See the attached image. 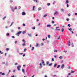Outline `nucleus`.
<instances>
[{"label":"nucleus","instance_id":"774afa93","mask_svg":"<svg viewBox=\"0 0 77 77\" xmlns=\"http://www.w3.org/2000/svg\"><path fill=\"white\" fill-rule=\"evenodd\" d=\"M14 65H17V63H16L14 64Z\"/></svg>","mask_w":77,"mask_h":77},{"label":"nucleus","instance_id":"f8f14e48","mask_svg":"<svg viewBox=\"0 0 77 77\" xmlns=\"http://www.w3.org/2000/svg\"><path fill=\"white\" fill-rule=\"evenodd\" d=\"M47 27H51V25H47Z\"/></svg>","mask_w":77,"mask_h":77},{"label":"nucleus","instance_id":"338daca9","mask_svg":"<svg viewBox=\"0 0 77 77\" xmlns=\"http://www.w3.org/2000/svg\"><path fill=\"white\" fill-rule=\"evenodd\" d=\"M45 38H43L42 39V41H45Z\"/></svg>","mask_w":77,"mask_h":77},{"label":"nucleus","instance_id":"e2e57ef3","mask_svg":"<svg viewBox=\"0 0 77 77\" xmlns=\"http://www.w3.org/2000/svg\"><path fill=\"white\" fill-rule=\"evenodd\" d=\"M23 54V53H19V54H20V55H21Z\"/></svg>","mask_w":77,"mask_h":77},{"label":"nucleus","instance_id":"a18cd8bd","mask_svg":"<svg viewBox=\"0 0 77 77\" xmlns=\"http://www.w3.org/2000/svg\"><path fill=\"white\" fill-rule=\"evenodd\" d=\"M0 53H1V54H3V52H2L1 51H0Z\"/></svg>","mask_w":77,"mask_h":77},{"label":"nucleus","instance_id":"dca6fc26","mask_svg":"<svg viewBox=\"0 0 77 77\" xmlns=\"http://www.w3.org/2000/svg\"><path fill=\"white\" fill-rule=\"evenodd\" d=\"M63 58V57H62V56H61L59 57V59H61Z\"/></svg>","mask_w":77,"mask_h":77},{"label":"nucleus","instance_id":"c756f323","mask_svg":"<svg viewBox=\"0 0 77 77\" xmlns=\"http://www.w3.org/2000/svg\"><path fill=\"white\" fill-rule=\"evenodd\" d=\"M35 6H34L33 7V9H32V11H35V9H34V8H35Z\"/></svg>","mask_w":77,"mask_h":77},{"label":"nucleus","instance_id":"f03ea898","mask_svg":"<svg viewBox=\"0 0 77 77\" xmlns=\"http://www.w3.org/2000/svg\"><path fill=\"white\" fill-rule=\"evenodd\" d=\"M21 33V31H19L17 33L16 35H17V36H19L20 35V33Z\"/></svg>","mask_w":77,"mask_h":77},{"label":"nucleus","instance_id":"4468645a","mask_svg":"<svg viewBox=\"0 0 77 77\" xmlns=\"http://www.w3.org/2000/svg\"><path fill=\"white\" fill-rule=\"evenodd\" d=\"M36 45L35 46L37 47H38V46H39V44H38V43H36Z\"/></svg>","mask_w":77,"mask_h":77},{"label":"nucleus","instance_id":"4c0bfd02","mask_svg":"<svg viewBox=\"0 0 77 77\" xmlns=\"http://www.w3.org/2000/svg\"><path fill=\"white\" fill-rule=\"evenodd\" d=\"M52 24H54V21H52Z\"/></svg>","mask_w":77,"mask_h":77},{"label":"nucleus","instance_id":"4d7b16f0","mask_svg":"<svg viewBox=\"0 0 77 77\" xmlns=\"http://www.w3.org/2000/svg\"><path fill=\"white\" fill-rule=\"evenodd\" d=\"M21 29V27H18V29Z\"/></svg>","mask_w":77,"mask_h":77},{"label":"nucleus","instance_id":"0e129e2a","mask_svg":"<svg viewBox=\"0 0 77 77\" xmlns=\"http://www.w3.org/2000/svg\"><path fill=\"white\" fill-rule=\"evenodd\" d=\"M64 52L65 53H66V52H67V51H64Z\"/></svg>","mask_w":77,"mask_h":77},{"label":"nucleus","instance_id":"b1692460","mask_svg":"<svg viewBox=\"0 0 77 77\" xmlns=\"http://www.w3.org/2000/svg\"><path fill=\"white\" fill-rule=\"evenodd\" d=\"M6 16L2 18L3 20H5V19L6 18Z\"/></svg>","mask_w":77,"mask_h":77},{"label":"nucleus","instance_id":"37998d69","mask_svg":"<svg viewBox=\"0 0 77 77\" xmlns=\"http://www.w3.org/2000/svg\"><path fill=\"white\" fill-rule=\"evenodd\" d=\"M32 29H35V26L33 28H32Z\"/></svg>","mask_w":77,"mask_h":77},{"label":"nucleus","instance_id":"052dcab7","mask_svg":"<svg viewBox=\"0 0 77 77\" xmlns=\"http://www.w3.org/2000/svg\"><path fill=\"white\" fill-rule=\"evenodd\" d=\"M12 38H15V37L14 36H12Z\"/></svg>","mask_w":77,"mask_h":77},{"label":"nucleus","instance_id":"6ab92c4d","mask_svg":"<svg viewBox=\"0 0 77 77\" xmlns=\"http://www.w3.org/2000/svg\"><path fill=\"white\" fill-rule=\"evenodd\" d=\"M57 65V64L55 63L54 64V67H56Z\"/></svg>","mask_w":77,"mask_h":77},{"label":"nucleus","instance_id":"cd10ccee","mask_svg":"<svg viewBox=\"0 0 77 77\" xmlns=\"http://www.w3.org/2000/svg\"><path fill=\"white\" fill-rule=\"evenodd\" d=\"M68 29L70 31L72 30V29L71 28H70V29L69 28Z\"/></svg>","mask_w":77,"mask_h":77},{"label":"nucleus","instance_id":"ddd939ff","mask_svg":"<svg viewBox=\"0 0 77 77\" xmlns=\"http://www.w3.org/2000/svg\"><path fill=\"white\" fill-rule=\"evenodd\" d=\"M74 72H75L74 71L71 70V73H74Z\"/></svg>","mask_w":77,"mask_h":77},{"label":"nucleus","instance_id":"f3484780","mask_svg":"<svg viewBox=\"0 0 77 77\" xmlns=\"http://www.w3.org/2000/svg\"><path fill=\"white\" fill-rule=\"evenodd\" d=\"M6 35L8 36H9V33H7L6 34Z\"/></svg>","mask_w":77,"mask_h":77},{"label":"nucleus","instance_id":"bf43d9fd","mask_svg":"<svg viewBox=\"0 0 77 77\" xmlns=\"http://www.w3.org/2000/svg\"><path fill=\"white\" fill-rule=\"evenodd\" d=\"M25 33V31H23V34H24V33Z\"/></svg>","mask_w":77,"mask_h":77},{"label":"nucleus","instance_id":"603ef678","mask_svg":"<svg viewBox=\"0 0 77 77\" xmlns=\"http://www.w3.org/2000/svg\"><path fill=\"white\" fill-rule=\"evenodd\" d=\"M17 51H19V49H18V48L17 49Z\"/></svg>","mask_w":77,"mask_h":77},{"label":"nucleus","instance_id":"e433bc0d","mask_svg":"<svg viewBox=\"0 0 77 77\" xmlns=\"http://www.w3.org/2000/svg\"><path fill=\"white\" fill-rule=\"evenodd\" d=\"M5 73H2V75H5Z\"/></svg>","mask_w":77,"mask_h":77},{"label":"nucleus","instance_id":"f704fd0d","mask_svg":"<svg viewBox=\"0 0 77 77\" xmlns=\"http://www.w3.org/2000/svg\"><path fill=\"white\" fill-rule=\"evenodd\" d=\"M48 37L49 38H50V35H48Z\"/></svg>","mask_w":77,"mask_h":77},{"label":"nucleus","instance_id":"a211bd4d","mask_svg":"<svg viewBox=\"0 0 77 77\" xmlns=\"http://www.w3.org/2000/svg\"><path fill=\"white\" fill-rule=\"evenodd\" d=\"M61 12H63V11H64V10H63V9H61Z\"/></svg>","mask_w":77,"mask_h":77},{"label":"nucleus","instance_id":"3c124183","mask_svg":"<svg viewBox=\"0 0 77 77\" xmlns=\"http://www.w3.org/2000/svg\"><path fill=\"white\" fill-rule=\"evenodd\" d=\"M56 3L55 1H54L53 2V4H54Z\"/></svg>","mask_w":77,"mask_h":77},{"label":"nucleus","instance_id":"5fc2aeb1","mask_svg":"<svg viewBox=\"0 0 77 77\" xmlns=\"http://www.w3.org/2000/svg\"><path fill=\"white\" fill-rule=\"evenodd\" d=\"M67 8H68V7H69V5H68V4H67Z\"/></svg>","mask_w":77,"mask_h":77},{"label":"nucleus","instance_id":"c85d7f7f","mask_svg":"<svg viewBox=\"0 0 77 77\" xmlns=\"http://www.w3.org/2000/svg\"><path fill=\"white\" fill-rule=\"evenodd\" d=\"M51 65H52V63H50V64H49V65H48V66H51Z\"/></svg>","mask_w":77,"mask_h":77},{"label":"nucleus","instance_id":"72a5a7b5","mask_svg":"<svg viewBox=\"0 0 77 77\" xmlns=\"http://www.w3.org/2000/svg\"><path fill=\"white\" fill-rule=\"evenodd\" d=\"M64 31V29H61V31H62V32H63Z\"/></svg>","mask_w":77,"mask_h":77},{"label":"nucleus","instance_id":"393cba45","mask_svg":"<svg viewBox=\"0 0 77 77\" xmlns=\"http://www.w3.org/2000/svg\"><path fill=\"white\" fill-rule=\"evenodd\" d=\"M47 14H45V15H44V16H43V17L44 18L45 17H47Z\"/></svg>","mask_w":77,"mask_h":77},{"label":"nucleus","instance_id":"1a4fd4ad","mask_svg":"<svg viewBox=\"0 0 77 77\" xmlns=\"http://www.w3.org/2000/svg\"><path fill=\"white\" fill-rule=\"evenodd\" d=\"M71 45V42L69 40V43H68V46H70V45Z\"/></svg>","mask_w":77,"mask_h":77},{"label":"nucleus","instance_id":"c9c22d12","mask_svg":"<svg viewBox=\"0 0 77 77\" xmlns=\"http://www.w3.org/2000/svg\"><path fill=\"white\" fill-rule=\"evenodd\" d=\"M26 50H27V49L26 48H25L24 49V52H26Z\"/></svg>","mask_w":77,"mask_h":77},{"label":"nucleus","instance_id":"a19ab883","mask_svg":"<svg viewBox=\"0 0 77 77\" xmlns=\"http://www.w3.org/2000/svg\"><path fill=\"white\" fill-rule=\"evenodd\" d=\"M68 26H69V27H71V25H70V24H68Z\"/></svg>","mask_w":77,"mask_h":77},{"label":"nucleus","instance_id":"ea45409f","mask_svg":"<svg viewBox=\"0 0 77 77\" xmlns=\"http://www.w3.org/2000/svg\"><path fill=\"white\" fill-rule=\"evenodd\" d=\"M72 47H74V45H73V44H72Z\"/></svg>","mask_w":77,"mask_h":77},{"label":"nucleus","instance_id":"9d476101","mask_svg":"<svg viewBox=\"0 0 77 77\" xmlns=\"http://www.w3.org/2000/svg\"><path fill=\"white\" fill-rule=\"evenodd\" d=\"M42 8H38V11H41V10L42 9Z\"/></svg>","mask_w":77,"mask_h":77},{"label":"nucleus","instance_id":"864d4df0","mask_svg":"<svg viewBox=\"0 0 77 77\" xmlns=\"http://www.w3.org/2000/svg\"><path fill=\"white\" fill-rule=\"evenodd\" d=\"M60 36H59L58 38H57V39H60Z\"/></svg>","mask_w":77,"mask_h":77},{"label":"nucleus","instance_id":"79ce46f5","mask_svg":"<svg viewBox=\"0 0 77 77\" xmlns=\"http://www.w3.org/2000/svg\"><path fill=\"white\" fill-rule=\"evenodd\" d=\"M52 62H53V61H54V58H52Z\"/></svg>","mask_w":77,"mask_h":77},{"label":"nucleus","instance_id":"9b49d317","mask_svg":"<svg viewBox=\"0 0 77 77\" xmlns=\"http://www.w3.org/2000/svg\"><path fill=\"white\" fill-rule=\"evenodd\" d=\"M28 35L29 37L32 36V34H28Z\"/></svg>","mask_w":77,"mask_h":77},{"label":"nucleus","instance_id":"423d86ee","mask_svg":"<svg viewBox=\"0 0 77 77\" xmlns=\"http://www.w3.org/2000/svg\"><path fill=\"white\" fill-rule=\"evenodd\" d=\"M39 65H40V66H39V68L40 69H41V68H42V66L41 65H42V64L41 63H40L39 64Z\"/></svg>","mask_w":77,"mask_h":77},{"label":"nucleus","instance_id":"49530a36","mask_svg":"<svg viewBox=\"0 0 77 77\" xmlns=\"http://www.w3.org/2000/svg\"><path fill=\"white\" fill-rule=\"evenodd\" d=\"M5 63V62H2V64L4 65Z\"/></svg>","mask_w":77,"mask_h":77},{"label":"nucleus","instance_id":"de8ad7c7","mask_svg":"<svg viewBox=\"0 0 77 77\" xmlns=\"http://www.w3.org/2000/svg\"><path fill=\"white\" fill-rule=\"evenodd\" d=\"M59 67H60V65H59L57 67V68H59Z\"/></svg>","mask_w":77,"mask_h":77},{"label":"nucleus","instance_id":"aec40b11","mask_svg":"<svg viewBox=\"0 0 77 77\" xmlns=\"http://www.w3.org/2000/svg\"><path fill=\"white\" fill-rule=\"evenodd\" d=\"M9 49L8 48H7L6 49V51H9Z\"/></svg>","mask_w":77,"mask_h":77},{"label":"nucleus","instance_id":"20e7f679","mask_svg":"<svg viewBox=\"0 0 77 77\" xmlns=\"http://www.w3.org/2000/svg\"><path fill=\"white\" fill-rule=\"evenodd\" d=\"M58 14H59V13H58L57 11H56L54 13V15H58Z\"/></svg>","mask_w":77,"mask_h":77},{"label":"nucleus","instance_id":"473e14b6","mask_svg":"<svg viewBox=\"0 0 77 77\" xmlns=\"http://www.w3.org/2000/svg\"><path fill=\"white\" fill-rule=\"evenodd\" d=\"M66 3H69V2H68V0H67L66 1Z\"/></svg>","mask_w":77,"mask_h":77},{"label":"nucleus","instance_id":"39448f33","mask_svg":"<svg viewBox=\"0 0 77 77\" xmlns=\"http://www.w3.org/2000/svg\"><path fill=\"white\" fill-rule=\"evenodd\" d=\"M21 68V66H19L17 67V69H18V71H20V68Z\"/></svg>","mask_w":77,"mask_h":77},{"label":"nucleus","instance_id":"6e6552de","mask_svg":"<svg viewBox=\"0 0 77 77\" xmlns=\"http://www.w3.org/2000/svg\"><path fill=\"white\" fill-rule=\"evenodd\" d=\"M63 68H64V64H63L61 65V68L62 69H63Z\"/></svg>","mask_w":77,"mask_h":77},{"label":"nucleus","instance_id":"58836bf2","mask_svg":"<svg viewBox=\"0 0 77 77\" xmlns=\"http://www.w3.org/2000/svg\"><path fill=\"white\" fill-rule=\"evenodd\" d=\"M23 26H26V24H25V23H23Z\"/></svg>","mask_w":77,"mask_h":77},{"label":"nucleus","instance_id":"6e6d98bb","mask_svg":"<svg viewBox=\"0 0 77 77\" xmlns=\"http://www.w3.org/2000/svg\"><path fill=\"white\" fill-rule=\"evenodd\" d=\"M23 57H24V56H25V54H23Z\"/></svg>","mask_w":77,"mask_h":77},{"label":"nucleus","instance_id":"2eb2a0df","mask_svg":"<svg viewBox=\"0 0 77 77\" xmlns=\"http://www.w3.org/2000/svg\"><path fill=\"white\" fill-rule=\"evenodd\" d=\"M22 71L23 72V73L24 72H25L24 69H22Z\"/></svg>","mask_w":77,"mask_h":77},{"label":"nucleus","instance_id":"f257e3e1","mask_svg":"<svg viewBox=\"0 0 77 77\" xmlns=\"http://www.w3.org/2000/svg\"><path fill=\"white\" fill-rule=\"evenodd\" d=\"M22 42H23V43L22 44V46H23V47H24V46H26V41H25V40L24 39H23L22 40Z\"/></svg>","mask_w":77,"mask_h":77},{"label":"nucleus","instance_id":"13d9d810","mask_svg":"<svg viewBox=\"0 0 77 77\" xmlns=\"http://www.w3.org/2000/svg\"><path fill=\"white\" fill-rule=\"evenodd\" d=\"M14 9H17V7H15L14 8Z\"/></svg>","mask_w":77,"mask_h":77},{"label":"nucleus","instance_id":"09e8293b","mask_svg":"<svg viewBox=\"0 0 77 77\" xmlns=\"http://www.w3.org/2000/svg\"><path fill=\"white\" fill-rule=\"evenodd\" d=\"M15 44H17V41H16L14 42Z\"/></svg>","mask_w":77,"mask_h":77},{"label":"nucleus","instance_id":"2f4dec72","mask_svg":"<svg viewBox=\"0 0 77 77\" xmlns=\"http://www.w3.org/2000/svg\"><path fill=\"white\" fill-rule=\"evenodd\" d=\"M33 50H34V47H32V51H33Z\"/></svg>","mask_w":77,"mask_h":77},{"label":"nucleus","instance_id":"7c9ffc66","mask_svg":"<svg viewBox=\"0 0 77 77\" xmlns=\"http://www.w3.org/2000/svg\"><path fill=\"white\" fill-rule=\"evenodd\" d=\"M47 5H48V6H50V3H48L47 4Z\"/></svg>","mask_w":77,"mask_h":77},{"label":"nucleus","instance_id":"c03bdc74","mask_svg":"<svg viewBox=\"0 0 77 77\" xmlns=\"http://www.w3.org/2000/svg\"><path fill=\"white\" fill-rule=\"evenodd\" d=\"M41 46H42V45H44V44L43 43H41Z\"/></svg>","mask_w":77,"mask_h":77},{"label":"nucleus","instance_id":"7ed1b4c3","mask_svg":"<svg viewBox=\"0 0 77 77\" xmlns=\"http://www.w3.org/2000/svg\"><path fill=\"white\" fill-rule=\"evenodd\" d=\"M58 28H59V27H58V26L56 27V29H55V31H57V30H58V31L60 30V29H58Z\"/></svg>","mask_w":77,"mask_h":77},{"label":"nucleus","instance_id":"a878e982","mask_svg":"<svg viewBox=\"0 0 77 77\" xmlns=\"http://www.w3.org/2000/svg\"><path fill=\"white\" fill-rule=\"evenodd\" d=\"M55 77H56V75H52V77H55Z\"/></svg>","mask_w":77,"mask_h":77},{"label":"nucleus","instance_id":"69168bd1","mask_svg":"<svg viewBox=\"0 0 77 77\" xmlns=\"http://www.w3.org/2000/svg\"><path fill=\"white\" fill-rule=\"evenodd\" d=\"M42 63H44V61H43L42 62Z\"/></svg>","mask_w":77,"mask_h":77},{"label":"nucleus","instance_id":"4be33fe9","mask_svg":"<svg viewBox=\"0 0 77 77\" xmlns=\"http://www.w3.org/2000/svg\"><path fill=\"white\" fill-rule=\"evenodd\" d=\"M54 52H57V51L56 50H54Z\"/></svg>","mask_w":77,"mask_h":77},{"label":"nucleus","instance_id":"680f3d73","mask_svg":"<svg viewBox=\"0 0 77 77\" xmlns=\"http://www.w3.org/2000/svg\"><path fill=\"white\" fill-rule=\"evenodd\" d=\"M37 21H39V19H37Z\"/></svg>","mask_w":77,"mask_h":77},{"label":"nucleus","instance_id":"8fccbe9b","mask_svg":"<svg viewBox=\"0 0 77 77\" xmlns=\"http://www.w3.org/2000/svg\"><path fill=\"white\" fill-rule=\"evenodd\" d=\"M66 21H69V18H67L66 19Z\"/></svg>","mask_w":77,"mask_h":77},{"label":"nucleus","instance_id":"0eeeda50","mask_svg":"<svg viewBox=\"0 0 77 77\" xmlns=\"http://www.w3.org/2000/svg\"><path fill=\"white\" fill-rule=\"evenodd\" d=\"M22 14L23 15H26V12H23L22 13Z\"/></svg>","mask_w":77,"mask_h":77},{"label":"nucleus","instance_id":"bb28decb","mask_svg":"<svg viewBox=\"0 0 77 77\" xmlns=\"http://www.w3.org/2000/svg\"><path fill=\"white\" fill-rule=\"evenodd\" d=\"M49 64V62L48 61H47V62H46L47 65H48Z\"/></svg>","mask_w":77,"mask_h":77},{"label":"nucleus","instance_id":"412c9836","mask_svg":"<svg viewBox=\"0 0 77 77\" xmlns=\"http://www.w3.org/2000/svg\"><path fill=\"white\" fill-rule=\"evenodd\" d=\"M68 17H70V16H71V14L69 13L68 14Z\"/></svg>","mask_w":77,"mask_h":77},{"label":"nucleus","instance_id":"5701e85b","mask_svg":"<svg viewBox=\"0 0 77 77\" xmlns=\"http://www.w3.org/2000/svg\"><path fill=\"white\" fill-rule=\"evenodd\" d=\"M10 3H12V2H13V1L12 0H10Z\"/></svg>","mask_w":77,"mask_h":77}]
</instances>
